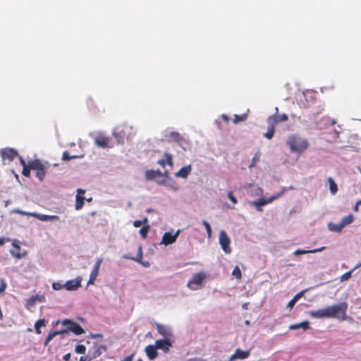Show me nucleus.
Returning a JSON list of instances; mask_svg holds the SVG:
<instances>
[{"mask_svg":"<svg viewBox=\"0 0 361 361\" xmlns=\"http://www.w3.org/2000/svg\"><path fill=\"white\" fill-rule=\"evenodd\" d=\"M287 144L292 152L302 153L309 147L307 140L298 135H293L288 137Z\"/></svg>","mask_w":361,"mask_h":361,"instance_id":"f257e3e1","label":"nucleus"},{"mask_svg":"<svg viewBox=\"0 0 361 361\" xmlns=\"http://www.w3.org/2000/svg\"><path fill=\"white\" fill-rule=\"evenodd\" d=\"M348 304L345 302L328 307L329 318H336L340 320L346 319Z\"/></svg>","mask_w":361,"mask_h":361,"instance_id":"f03ea898","label":"nucleus"},{"mask_svg":"<svg viewBox=\"0 0 361 361\" xmlns=\"http://www.w3.org/2000/svg\"><path fill=\"white\" fill-rule=\"evenodd\" d=\"M287 190L286 188H283L280 192H279L277 195H272L268 199L262 198L259 199L257 201L253 202V204L256 207L257 210L261 212L262 211V209L261 208L262 206L266 205L272 201L275 200L276 199L281 197L284 192Z\"/></svg>","mask_w":361,"mask_h":361,"instance_id":"7ed1b4c3","label":"nucleus"},{"mask_svg":"<svg viewBox=\"0 0 361 361\" xmlns=\"http://www.w3.org/2000/svg\"><path fill=\"white\" fill-rule=\"evenodd\" d=\"M18 156V151L13 148L6 147L0 150V157L2 159L3 164H6V161L8 162H11Z\"/></svg>","mask_w":361,"mask_h":361,"instance_id":"20e7f679","label":"nucleus"},{"mask_svg":"<svg viewBox=\"0 0 361 361\" xmlns=\"http://www.w3.org/2000/svg\"><path fill=\"white\" fill-rule=\"evenodd\" d=\"M62 324L66 327V329L64 330V333L71 331L75 335H81L85 332L80 325L70 319L63 320Z\"/></svg>","mask_w":361,"mask_h":361,"instance_id":"39448f33","label":"nucleus"},{"mask_svg":"<svg viewBox=\"0 0 361 361\" xmlns=\"http://www.w3.org/2000/svg\"><path fill=\"white\" fill-rule=\"evenodd\" d=\"M30 167L32 170L36 171V176L39 180H42L46 175V169L39 159L30 161Z\"/></svg>","mask_w":361,"mask_h":361,"instance_id":"423d86ee","label":"nucleus"},{"mask_svg":"<svg viewBox=\"0 0 361 361\" xmlns=\"http://www.w3.org/2000/svg\"><path fill=\"white\" fill-rule=\"evenodd\" d=\"M206 276L204 273H197L192 276L188 283V286L192 290H197L202 284Z\"/></svg>","mask_w":361,"mask_h":361,"instance_id":"0eeeda50","label":"nucleus"},{"mask_svg":"<svg viewBox=\"0 0 361 361\" xmlns=\"http://www.w3.org/2000/svg\"><path fill=\"white\" fill-rule=\"evenodd\" d=\"M219 243L225 253L230 254L231 252V240L224 231H221L219 233Z\"/></svg>","mask_w":361,"mask_h":361,"instance_id":"6e6552de","label":"nucleus"},{"mask_svg":"<svg viewBox=\"0 0 361 361\" xmlns=\"http://www.w3.org/2000/svg\"><path fill=\"white\" fill-rule=\"evenodd\" d=\"M19 213L24 214V215L33 216L42 221L59 220V217L56 215L41 214H38V213L25 212H19Z\"/></svg>","mask_w":361,"mask_h":361,"instance_id":"1a4fd4ad","label":"nucleus"},{"mask_svg":"<svg viewBox=\"0 0 361 361\" xmlns=\"http://www.w3.org/2000/svg\"><path fill=\"white\" fill-rule=\"evenodd\" d=\"M155 345L157 349L162 350L165 353H167L172 347L173 342L169 338L159 339L155 341Z\"/></svg>","mask_w":361,"mask_h":361,"instance_id":"9d476101","label":"nucleus"},{"mask_svg":"<svg viewBox=\"0 0 361 361\" xmlns=\"http://www.w3.org/2000/svg\"><path fill=\"white\" fill-rule=\"evenodd\" d=\"M102 262V258H99V259H97V261L95 262V264L94 266V268H93V269L92 270V271L90 273V279H89L88 282H87V285H92V284H94V281L96 280V279H97V277L98 276L99 268H100Z\"/></svg>","mask_w":361,"mask_h":361,"instance_id":"9b49d317","label":"nucleus"},{"mask_svg":"<svg viewBox=\"0 0 361 361\" xmlns=\"http://www.w3.org/2000/svg\"><path fill=\"white\" fill-rule=\"evenodd\" d=\"M82 277L78 276L75 279L69 280L63 284V287L68 290H75L81 286Z\"/></svg>","mask_w":361,"mask_h":361,"instance_id":"f8f14e48","label":"nucleus"},{"mask_svg":"<svg viewBox=\"0 0 361 361\" xmlns=\"http://www.w3.org/2000/svg\"><path fill=\"white\" fill-rule=\"evenodd\" d=\"M179 231H176L175 233L166 232L162 236L161 244L168 245L175 243L179 235Z\"/></svg>","mask_w":361,"mask_h":361,"instance_id":"ddd939ff","label":"nucleus"},{"mask_svg":"<svg viewBox=\"0 0 361 361\" xmlns=\"http://www.w3.org/2000/svg\"><path fill=\"white\" fill-rule=\"evenodd\" d=\"M165 138L169 142H174L180 145L185 141L183 137L178 132L172 131L165 135Z\"/></svg>","mask_w":361,"mask_h":361,"instance_id":"4468645a","label":"nucleus"},{"mask_svg":"<svg viewBox=\"0 0 361 361\" xmlns=\"http://www.w3.org/2000/svg\"><path fill=\"white\" fill-rule=\"evenodd\" d=\"M85 193V190L81 188L77 190V195L75 196V208L76 210H80L84 205L85 197L82 196Z\"/></svg>","mask_w":361,"mask_h":361,"instance_id":"2eb2a0df","label":"nucleus"},{"mask_svg":"<svg viewBox=\"0 0 361 361\" xmlns=\"http://www.w3.org/2000/svg\"><path fill=\"white\" fill-rule=\"evenodd\" d=\"M288 120V116L286 114H283L281 115H279L275 114L273 116H271L267 119V123H272L273 125L276 126V125L280 122L286 121Z\"/></svg>","mask_w":361,"mask_h":361,"instance_id":"dca6fc26","label":"nucleus"},{"mask_svg":"<svg viewBox=\"0 0 361 361\" xmlns=\"http://www.w3.org/2000/svg\"><path fill=\"white\" fill-rule=\"evenodd\" d=\"M250 355V350H242L240 348L235 350L234 354L230 357V361H233L237 359H245Z\"/></svg>","mask_w":361,"mask_h":361,"instance_id":"f3484780","label":"nucleus"},{"mask_svg":"<svg viewBox=\"0 0 361 361\" xmlns=\"http://www.w3.org/2000/svg\"><path fill=\"white\" fill-rule=\"evenodd\" d=\"M310 314L314 318H329L328 307L326 308L311 311Z\"/></svg>","mask_w":361,"mask_h":361,"instance_id":"a211bd4d","label":"nucleus"},{"mask_svg":"<svg viewBox=\"0 0 361 361\" xmlns=\"http://www.w3.org/2000/svg\"><path fill=\"white\" fill-rule=\"evenodd\" d=\"M94 142L97 146L105 148L109 147V138L103 135H98L94 139Z\"/></svg>","mask_w":361,"mask_h":361,"instance_id":"6ab92c4d","label":"nucleus"},{"mask_svg":"<svg viewBox=\"0 0 361 361\" xmlns=\"http://www.w3.org/2000/svg\"><path fill=\"white\" fill-rule=\"evenodd\" d=\"M156 345H149L145 348V353L150 360H154L158 356Z\"/></svg>","mask_w":361,"mask_h":361,"instance_id":"aec40b11","label":"nucleus"},{"mask_svg":"<svg viewBox=\"0 0 361 361\" xmlns=\"http://www.w3.org/2000/svg\"><path fill=\"white\" fill-rule=\"evenodd\" d=\"M156 328L159 334L164 336L166 338L171 336V329L166 326L161 324H156Z\"/></svg>","mask_w":361,"mask_h":361,"instance_id":"412c9836","label":"nucleus"},{"mask_svg":"<svg viewBox=\"0 0 361 361\" xmlns=\"http://www.w3.org/2000/svg\"><path fill=\"white\" fill-rule=\"evenodd\" d=\"M164 158L158 160L157 163L162 167H165L166 164H168L171 167L173 166V157L169 153H164Z\"/></svg>","mask_w":361,"mask_h":361,"instance_id":"4be33fe9","label":"nucleus"},{"mask_svg":"<svg viewBox=\"0 0 361 361\" xmlns=\"http://www.w3.org/2000/svg\"><path fill=\"white\" fill-rule=\"evenodd\" d=\"M102 350H104V347L103 346H95L93 349L90 350L88 353L89 360L92 359H94L99 357L102 354Z\"/></svg>","mask_w":361,"mask_h":361,"instance_id":"5701e85b","label":"nucleus"},{"mask_svg":"<svg viewBox=\"0 0 361 361\" xmlns=\"http://www.w3.org/2000/svg\"><path fill=\"white\" fill-rule=\"evenodd\" d=\"M192 170L191 166H185L182 167L176 173V177H180L183 178H186L188 175L190 173Z\"/></svg>","mask_w":361,"mask_h":361,"instance_id":"b1692460","label":"nucleus"},{"mask_svg":"<svg viewBox=\"0 0 361 361\" xmlns=\"http://www.w3.org/2000/svg\"><path fill=\"white\" fill-rule=\"evenodd\" d=\"M162 176L163 174L159 170H147L145 172V178L148 180H153L156 177H160Z\"/></svg>","mask_w":361,"mask_h":361,"instance_id":"393cba45","label":"nucleus"},{"mask_svg":"<svg viewBox=\"0 0 361 361\" xmlns=\"http://www.w3.org/2000/svg\"><path fill=\"white\" fill-rule=\"evenodd\" d=\"M300 328H302L304 330L310 329V322L308 321H303L298 324H291L289 326V329H290V330H296Z\"/></svg>","mask_w":361,"mask_h":361,"instance_id":"a878e982","label":"nucleus"},{"mask_svg":"<svg viewBox=\"0 0 361 361\" xmlns=\"http://www.w3.org/2000/svg\"><path fill=\"white\" fill-rule=\"evenodd\" d=\"M306 290H303L299 293H298L288 303V307L292 308L296 302L300 300L305 294Z\"/></svg>","mask_w":361,"mask_h":361,"instance_id":"bb28decb","label":"nucleus"},{"mask_svg":"<svg viewBox=\"0 0 361 361\" xmlns=\"http://www.w3.org/2000/svg\"><path fill=\"white\" fill-rule=\"evenodd\" d=\"M275 132V126L272 124V123H268V130L266 133L264 134V136L270 140L273 137Z\"/></svg>","mask_w":361,"mask_h":361,"instance_id":"cd10ccee","label":"nucleus"},{"mask_svg":"<svg viewBox=\"0 0 361 361\" xmlns=\"http://www.w3.org/2000/svg\"><path fill=\"white\" fill-rule=\"evenodd\" d=\"M327 182L329 184V190L332 195H335L338 192L337 184L334 182V179L331 177L327 178Z\"/></svg>","mask_w":361,"mask_h":361,"instance_id":"c85d7f7f","label":"nucleus"},{"mask_svg":"<svg viewBox=\"0 0 361 361\" xmlns=\"http://www.w3.org/2000/svg\"><path fill=\"white\" fill-rule=\"evenodd\" d=\"M65 331H54L50 332L45 341H44V345H47L56 336L64 334Z\"/></svg>","mask_w":361,"mask_h":361,"instance_id":"c756f323","label":"nucleus"},{"mask_svg":"<svg viewBox=\"0 0 361 361\" xmlns=\"http://www.w3.org/2000/svg\"><path fill=\"white\" fill-rule=\"evenodd\" d=\"M328 228L331 231L338 232V233H340L342 231V229L343 228V227L341 223H339L338 224L329 223L328 224Z\"/></svg>","mask_w":361,"mask_h":361,"instance_id":"7c9ffc66","label":"nucleus"},{"mask_svg":"<svg viewBox=\"0 0 361 361\" xmlns=\"http://www.w3.org/2000/svg\"><path fill=\"white\" fill-rule=\"evenodd\" d=\"M46 326V321L44 319L37 320L35 324V332L37 334H40L42 333L41 331V327Z\"/></svg>","mask_w":361,"mask_h":361,"instance_id":"2f4dec72","label":"nucleus"},{"mask_svg":"<svg viewBox=\"0 0 361 361\" xmlns=\"http://www.w3.org/2000/svg\"><path fill=\"white\" fill-rule=\"evenodd\" d=\"M354 217L352 214H349L346 216H344L341 221V224H342L343 227L344 228L345 226L350 224L353 221Z\"/></svg>","mask_w":361,"mask_h":361,"instance_id":"473e14b6","label":"nucleus"},{"mask_svg":"<svg viewBox=\"0 0 361 361\" xmlns=\"http://www.w3.org/2000/svg\"><path fill=\"white\" fill-rule=\"evenodd\" d=\"M324 249V247H322L317 248V249H314V250H297L295 252V255H301V254H305V253H314V252H321V251H322Z\"/></svg>","mask_w":361,"mask_h":361,"instance_id":"72a5a7b5","label":"nucleus"},{"mask_svg":"<svg viewBox=\"0 0 361 361\" xmlns=\"http://www.w3.org/2000/svg\"><path fill=\"white\" fill-rule=\"evenodd\" d=\"M149 231V225L144 226L140 229L139 233L143 239H145L147 238Z\"/></svg>","mask_w":361,"mask_h":361,"instance_id":"f704fd0d","label":"nucleus"},{"mask_svg":"<svg viewBox=\"0 0 361 361\" xmlns=\"http://www.w3.org/2000/svg\"><path fill=\"white\" fill-rule=\"evenodd\" d=\"M247 117V114H243L242 115H237L235 114L234 116V118H233V123H238L239 122H241V121H244L246 120Z\"/></svg>","mask_w":361,"mask_h":361,"instance_id":"c9c22d12","label":"nucleus"},{"mask_svg":"<svg viewBox=\"0 0 361 361\" xmlns=\"http://www.w3.org/2000/svg\"><path fill=\"white\" fill-rule=\"evenodd\" d=\"M113 135L118 140V142H119V143L120 142H123L124 137H125V133L124 132H123L122 130L119 131V132L114 131L113 133Z\"/></svg>","mask_w":361,"mask_h":361,"instance_id":"e433bc0d","label":"nucleus"},{"mask_svg":"<svg viewBox=\"0 0 361 361\" xmlns=\"http://www.w3.org/2000/svg\"><path fill=\"white\" fill-rule=\"evenodd\" d=\"M30 170L32 169L30 167V161H29L27 166H23L22 174L25 177H29L30 176Z\"/></svg>","mask_w":361,"mask_h":361,"instance_id":"4c0bfd02","label":"nucleus"},{"mask_svg":"<svg viewBox=\"0 0 361 361\" xmlns=\"http://www.w3.org/2000/svg\"><path fill=\"white\" fill-rule=\"evenodd\" d=\"M358 267H357V265L355 266V267L354 269H353L352 270L349 271H347L345 272V274H343L341 276V280L342 281H347L348 280L350 277H351V275H352V273L353 271L357 269Z\"/></svg>","mask_w":361,"mask_h":361,"instance_id":"58836bf2","label":"nucleus"},{"mask_svg":"<svg viewBox=\"0 0 361 361\" xmlns=\"http://www.w3.org/2000/svg\"><path fill=\"white\" fill-rule=\"evenodd\" d=\"M232 275L235 277L237 279H241L242 278V274H241V271L240 269V268L236 266L233 271H232Z\"/></svg>","mask_w":361,"mask_h":361,"instance_id":"ea45409f","label":"nucleus"},{"mask_svg":"<svg viewBox=\"0 0 361 361\" xmlns=\"http://www.w3.org/2000/svg\"><path fill=\"white\" fill-rule=\"evenodd\" d=\"M202 224L204 225V226L205 227V228L207 230L208 238H210L212 236V233L210 224L206 220L202 221Z\"/></svg>","mask_w":361,"mask_h":361,"instance_id":"a19ab883","label":"nucleus"},{"mask_svg":"<svg viewBox=\"0 0 361 361\" xmlns=\"http://www.w3.org/2000/svg\"><path fill=\"white\" fill-rule=\"evenodd\" d=\"M75 352L79 354H85L86 348L84 345L78 344L75 346Z\"/></svg>","mask_w":361,"mask_h":361,"instance_id":"79ce46f5","label":"nucleus"},{"mask_svg":"<svg viewBox=\"0 0 361 361\" xmlns=\"http://www.w3.org/2000/svg\"><path fill=\"white\" fill-rule=\"evenodd\" d=\"M148 221V219L147 217H145L143 221H141V220H136V221H134L133 222V226L136 228H138L140 226H141V225L144 223H147Z\"/></svg>","mask_w":361,"mask_h":361,"instance_id":"37998d69","label":"nucleus"},{"mask_svg":"<svg viewBox=\"0 0 361 361\" xmlns=\"http://www.w3.org/2000/svg\"><path fill=\"white\" fill-rule=\"evenodd\" d=\"M75 156H70L69 153L67 151H65L62 155V159L64 161H69L72 159H75Z\"/></svg>","mask_w":361,"mask_h":361,"instance_id":"c03bdc74","label":"nucleus"},{"mask_svg":"<svg viewBox=\"0 0 361 361\" xmlns=\"http://www.w3.org/2000/svg\"><path fill=\"white\" fill-rule=\"evenodd\" d=\"M7 287L6 283L4 279H0V294L3 293Z\"/></svg>","mask_w":361,"mask_h":361,"instance_id":"a18cd8bd","label":"nucleus"},{"mask_svg":"<svg viewBox=\"0 0 361 361\" xmlns=\"http://www.w3.org/2000/svg\"><path fill=\"white\" fill-rule=\"evenodd\" d=\"M52 288L54 290H59L64 287H63V284H61L59 282H54L52 283Z\"/></svg>","mask_w":361,"mask_h":361,"instance_id":"49530a36","label":"nucleus"},{"mask_svg":"<svg viewBox=\"0 0 361 361\" xmlns=\"http://www.w3.org/2000/svg\"><path fill=\"white\" fill-rule=\"evenodd\" d=\"M228 197L233 204H237V199L233 196V192L231 191L228 192Z\"/></svg>","mask_w":361,"mask_h":361,"instance_id":"de8ad7c7","label":"nucleus"},{"mask_svg":"<svg viewBox=\"0 0 361 361\" xmlns=\"http://www.w3.org/2000/svg\"><path fill=\"white\" fill-rule=\"evenodd\" d=\"M259 157L258 156V154H256L252 159V163H251L250 167H252L255 164V163L259 161Z\"/></svg>","mask_w":361,"mask_h":361,"instance_id":"09e8293b","label":"nucleus"},{"mask_svg":"<svg viewBox=\"0 0 361 361\" xmlns=\"http://www.w3.org/2000/svg\"><path fill=\"white\" fill-rule=\"evenodd\" d=\"M17 157H18V159H19V161H20V164L23 166H23H27V164H26L25 161L24 160V159H23L21 156H20V155L18 154V156Z\"/></svg>","mask_w":361,"mask_h":361,"instance_id":"8fccbe9b","label":"nucleus"},{"mask_svg":"<svg viewBox=\"0 0 361 361\" xmlns=\"http://www.w3.org/2000/svg\"><path fill=\"white\" fill-rule=\"evenodd\" d=\"M139 251H140L139 257L138 258H133V259L135 260V261H137L138 262H141V258H142L141 247H140Z\"/></svg>","mask_w":361,"mask_h":361,"instance_id":"3c124183","label":"nucleus"},{"mask_svg":"<svg viewBox=\"0 0 361 361\" xmlns=\"http://www.w3.org/2000/svg\"><path fill=\"white\" fill-rule=\"evenodd\" d=\"M63 360H64L65 361H70V360H71V354H70V353L66 354V355L63 356Z\"/></svg>","mask_w":361,"mask_h":361,"instance_id":"603ef678","label":"nucleus"},{"mask_svg":"<svg viewBox=\"0 0 361 361\" xmlns=\"http://www.w3.org/2000/svg\"><path fill=\"white\" fill-rule=\"evenodd\" d=\"M221 118L226 122V123H228L229 121V118L228 116H226V114H222L221 115Z\"/></svg>","mask_w":361,"mask_h":361,"instance_id":"864d4df0","label":"nucleus"},{"mask_svg":"<svg viewBox=\"0 0 361 361\" xmlns=\"http://www.w3.org/2000/svg\"><path fill=\"white\" fill-rule=\"evenodd\" d=\"M133 357L132 355L127 356L124 357V359L122 361H132Z\"/></svg>","mask_w":361,"mask_h":361,"instance_id":"5fc2aeb1","label":"nucleus"},{"mask_svg":"<svg viewBox=\"0 0 361 361\" xmlns=\"http://www.w3.org/2000/svg\"><path fill=\"white\" fill-rule=\"evenodd\" d=\"M360 204H358V201L356 202L355 207H354V211L357 212L358 211V206Z\"/></svg>","mask_w":361,"mask_h":361,"instance_id":"6e6d98bb","label":"nucleus"},{"mask_svg":"<svg viewBox=\"0 0 361 361\" xmlns=\"http://www.w3.org/2000/svg\"><path fill=\"white\" fill-rule=\"evenodd\" d=\"M87 360V361H90V360H89V357H88V356H87V357H85V358L84 357H81L80 358V361H86Z\"/></svg>","mask_w":361,"mask_h":361,"instance_id":"4d7b16f0","label":"nucleus"},{"mask_svg":"<svg viewBox=\"0 0 361 361\" xmlns=\"http://www.w3.org/2000/svg\"><path fill=\"white\" fill-rule=\"evenodd\" d=\"M330 123H331V126H334V125H335L336 123V121L335 119H331L330 120Z\"/></svg>","mask_w":361,"mask_h":361,"instance_id":"13d9d810","label":"nucleus"},{"mask_svg":"<svg viewBox=\"0 0 361 361\" xmlns=\"http://www.w3.org/2000/svg\"><path fill=\"white\" fill-rule=\"evenodd\" d=\"M5 241L4 238H0V246L4 244Z\"/></svg>","mask_w":361,"mask_h":361,"instance_id":"bf43d9fd","label":"nucleus"},{"mask_svg":"<svg viewBox=\"0 0 361 361\" xmlns=\"http://www.w3.org/2000/svg\"><path fill=\"white\" fill-rule=\"evenodd\" d=\"M247 303H244V304L243 305V309L246 310V309H247Z\"/></svg>","mask_w":361,"mask_h":361,"instance_id":"052dcab7","label":"nucleus"},{"mask_svg":"<svg viewBox=\"0 0 361 361\" xmlns=\"http://www.w3.org/2000/svg\"><path fill=\"white\" fill-rule=\"evenodd\" d=\"M164 176H168V171H166L164 172Z\"/></svg>","mask_w":361,"mask_h":361,"instance_id":"680f3d73","label":"nucleus"},{"mask_svg":"<svg viewBox=\"0 0 361 361\" xmlns=\"http://www.w3.org/2000/svg\"><path fill=\"white\" fill-rule=\"evenodd\" d=\"M361 267V262L357 264V267Z\"/></svg>","mask_w":361,"mask_h":361,"instance_id":"e2e57ef3","label":"nucleus"},{"mask_svg":"<svg viewBox=\"0 0 361 361\" xmlns=\"http://www.w3.org/2000/svg\"><path fill=\"white\" fill-rule=\"evenodd\" d=\"M91 200H92V198H90V199L87 200V202H90Z\"/></svg>","mask_w":361,"mask_h":361,"instance_id":"0e129e2a","label":"nucleus"},{"mask_svg":"<svg viewBox=\"0 0 361 361\" xmlns=\"http://www.w3.org/2000/svg\"><path fill=\"white\" fill-rule=\"evenodd\" d=\"M151 212V209H147V212Z\"/></svg>","mask_w":361,"mask_h":361,"instance_id":"69168bd1","label":"nucleus"},{"mask_svg":"<svg viewBox=\"0 0 361 361\" xmlns=\"http://www.w3.org/2000/svg\"><path fill=\"white\" fill-rule=\"evenodd\" d=\"M358 204H361V200H359V201H358Z\"/></svg>","mask_w":361,"mask_h":361,"instance_id":"338daca9","label":"nucleus"},{"mask_svg":"<svg viewBox=\"0 0 361 361\" xmlns=\"http://www.w3.org/2000/svg\"><path fill=\"white\" fill-rule=\"evenodd\" d=\"M137 361H142V360H138Z\"/></svg>","mask_w":361,"mask_h":361,"instance_id":"774afa93","label":"nucleus"}]
</instances>
